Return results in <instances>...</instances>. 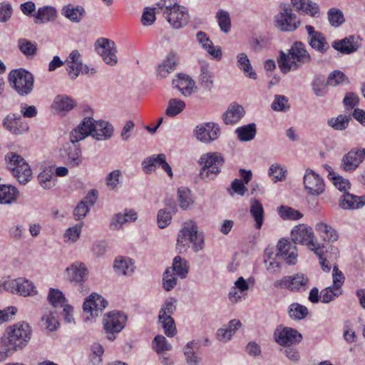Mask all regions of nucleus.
<instances>
[{"instance_id": "52", "label": "nucleus", "mask_w": 365, "mask_h": 365, "mask_svg": "<svg viewBox=\"0 0 365 365\" xmlns=\"http://www.w3.org/2000/svg\"><path fill=\"white\" fill-rule=\"evenodd\" d=\"M58 311L46 309L42 317V320L45 321L46 328L50 331H54L57 329L59 323L57 319V314Z\"/></svg>"}, {"instance_id": "64", "label": "nucleus", "mask_w": 365, "mask_h": 365, "mask_svg": "<svg viewBox=\"0 0 365 365\" xmlns=\"http://www.w3.org/2000/svg\"><path fill=\"white\" fill-rule=\"evenodd\" d=\"M177 283V279L174 276L173 273L168 269L165 270L163 277V288L166 291H170L173 289Z\"/></svg>"}, {"instance_id": "32", "label": "nucleus", "mask_w": 365, "mask_h": 365, "mask_svg": "<svg viewBox=\"0 0 365 365\" xmlns=\"http://www.w3.org/2000/svg\"><path fill=\"white\" fill-rule=\"evenodd\" d=\"M173 85L178 88L185 96H190L192 93V88L195 82L188 76L179 73L175 78L173 80Z\"/></svg>"}, {"instance_id": "43", "label": "nucleus", "mask_w": 365, "mask_h": 365, "mask_svg": "<svg viewBox=\"0 0 365 365\" xmlns=\"http://www.w3.org/2000/svg\"><path fill=\"white\" fill-rule=\"evenodd\" d=\"M38 180L43 189H50L55 185L56 178L51 168H47L39 173Z\"/></svg>"}, {"instance_id": "12", "label": "nucleus", "mask_w": 365, "mask_h": 365, "mask_svg": "<svg viewBox=\"0 0 365 365\" xmlns=\"http://www.w3.org/2000/svg\"><path fill=\"white\" fill-rule=\"evenodd\" d=\"M125 321L126 316L120 312L113 311L108 313L103 324L109 340H114V334L120 332L124 328Z\"/></svg>"}, {"instance_id": "38", "label": "nucleus", "mask_w": 365, "mask_h": 365, "mask_svg": "<svg viewBox=\"0 0 365 365\" xmlns=\"http://www.w3.org/2000/svg\"><path fill=\"white\" fill-rule=\"evenodd\" d=\"M56 9L53 6L41 7L34 16V22L38 24L54 21L56 18Z\"/></svg>"}, {"instance_id": "34", "label": "nucleus", "mask_w": 365, "mask_h": 365, "mask_svg": "<svg viewBox=\"0 0 365 365\" xmlns=\"http://www.w3.org/2000/svg\"><path fill=\"white\" fill-rule=\"evenodd\" d=\"M85 14V9L82 6H75L71 4L64 6L61 9V14L73 23L80 22Z\"/></svg>"}, {"instance_id": "57", "label": "nucleus", "mask_w": 365, "mask_h": 365, "mask_svg": "<svg viewBox=\"0 0 365 365\" xmlns=\"http://www.w3.org/2000/svg\"><path fill=\"white\" fill-rule=\"evenodd\" d=\"M344 83H348L349 78L343 72L339 70L331 72L329 75L327 81V84L331 86H336Z\"/></svg>"}, {"instance_id": "27", "label": "nucleus", "mask_w": 365, "mask_h": 365, "mask_svg": "<svg viewBox=\"0 0 365 365\" xmlns=\"http://www.w3.org/2000/svg\"><path fill=\"white\" fill-rule=\"evenodd\" d=\"M196 38L201 46L215 59L219 61L222 58L220 46H214L212 42L205 32L198 31Z\"/></svg>"}, {"instance_id": "28", "label": "nucleus", "mask_w": 365, "mask_h": 365, "mask_svg": "<svg viewBox=\"0 0 365 365\" xmlns=\"http://www.w3.org/2000/svg\"><path fill=\"white\" fill-rule=\"evenodd\" d=\"M339 205L343 210L359 209L365 205V196H356L344 192L339 200Z\"/></svg>"}, {"instance_id": "56", "label": "nucleus", "mask_w": 365, "mask_h": 365, "mask_svg": "<svg viewBox=\"0 0 365 365\" xmlns=\"http://www.w3.org/2000/svg\"><path fill=\"white\" fill-rule=\"evenodd\" d=\"M271 108L274 111L286 112L290 108L289 100L285 96L275 95Z\"/></svg>"}, {"instance_id": "36", "label": "nucleus", "mask_w": 365, "mask_h": 365, "mask_svg": "<svg viewBox=\"0 0 365 365\" xmlns=\"http://www.w3.org/2000/svg\"><path fill=\"white\" fill-rule=\"evenodd\" d=\"M137 220V213L133 210L124 214L118 213L114 215L110 221V227L111 230H119L123 225L127 222H134Z\"/></svg>"}, {"instance_id": "61", "label": "nucleus", "mask_w": 365, "mask_h": 365, "mask_svg": "<svg viewBox=\"0 0 365 365\" xmlns=\"http://www.w3.org/2000/svg\"><path fill=\"white\" fill-rule=\"evenodd\" d=\"M18 46L19 50L26 56H34L36 53V44L26 38H20Z\"/></svg>"}, {"instance_id": "30", "label": "nucleus", "mask_w": 365, "mask_h": 365, "mask_svg": "<svg viewBox=\"0 0 365 365\" xmlns=\"http://www.w3.org/2000/svg\"><path fill=\"white\" fill-rule=\"evenodd\" d=\"M315 230L324 242H334L339 238L337 231L331 225L326 222H317L315 225Z\"/></svg>"}, {"instance_id": "7", "label": "nucleus", "mask_w": 365, "mask_h": 365, "mask_svg": "<svg viewBox=\"0 0 365 365\" xmlns=\"http://www.w3.org/2000/svg\"><path fill=\"white\" fill-rule=\"evenodd\" d=\"M9 81L20 96H27L33 91L34 76L25 69L19 68L11 71L9 74Z\"/></svg>"}, {"instance_id": "6", "label": "nucleus", "mask_w": 365, "mask_h": 365, "mask_svg": "<svg viewBox=\"0 0 365 365\" xmlns=\"http://www.w3.org/2000/svg\"><path fill=\"white\" fill-rule=\"evenodd\" d=\"M225 160L220 153H207L201 155L199 163L202 165L200 177L204 180L214 179L221 171Z\"/></svg>"}, {"instance_id": "37", "label": "nucleus", "mask_w": 365, "mask_h": 365, "mask_svg": "<svg viewBox=\"0 0 365 365\" xmlns=\"http://www.w3.org/2000/svg\"><path fill=\"white\" fill-rule=\"evenodd\" d=\"M176 57L173 53H170L158 66L157 70V75L160 78H165L170 73H173L175 69Z\"/></svg>"}, {"instance_id": "33", "label": "nucleus", "mask_w": 365, "mask_h": 365, "mask_svg": "<svg viewBox=\"0 0 365 365\" xmlns=\"http://www.w3.org/2000/svg\"><path fill=\"white\" fill-rule=\"evenodd\" d=\"M93 137L98 140L108 139L113 135V126L107 121L93 120Z\"/></svg>"}, {"instance_id": "48", "label": "nucleus", "mask_w": 365, "mask_h": 365, "mask_svg": "<svg viewBox=\"0 0 365 365\" xmlns=\"http://www.w3.org/2000/svg\"><path fill=\"white\" fill-rule=\"evenodd\" d=\"M173 269L180 278H185L189 270L187 260L180 256H176L173 259Z\"/></svg>"}, {"instance_id": "59", "label": "nucleus", "mask_w": 365, "mask_h": 365, "mask_svg": "<svg viewBox=\"0 0 365 365\" xmlns=\"http://www.w3.org/2000/svg\"><path fill=\"white\" fill-rule=\"evenodd\" d=\"M216 17L217 19V22L220 29L223 32L227 33L230 30L231 26V21L229 13L225 10L220 9L217 13Z\"/></svg>"}, {"instance_id": "31", "label": "nucleus", "mask_w": 365, "mask_h": 365, "mask_svg": "<svg viewBox=\"0 0 365 365\" xmlns=\"http://www.w3.org/2000/svg\"><path fill=\"white\" fill-rule=\"evenodd\" d=\"M244 114V108L237 103H232L223 114V120L226 125L235 124L240 121Z\"/></svg>"}, {"instance_id": "51", "label": "nucleus", "mask_w": 365, "mask_h": 365, "mask_svg": "<svg viewBox=\"0 0 365 365\" xmlns=\"http://www.w3.org/2000/svg\"><path fill=\"white\" fill-rule=\"evenodd\" d=\"M351 115H339L336 118H331L328 120L327 124L336 130H345L349 123Z\"/></svg>"}, {"instance_id": "22", "label": "nucleus", "mask_w": 365, "mask_h": 365, "mask_svg": "<svg viewBox=\"0 0 365 365\" xmlns=\"http://www.w3.org/2000/svg\"><path fill=\"white\" fill-rule=\"evenodd\" d=\"M361 38L358 36L350 35L332 43V47L344 54H350L357 51L361 45Z\"/></svg>"}, {"instance_id": "53", "label": "nucleus", "mask_w": 365, "mask_h": 365, "mask_svg": "<svg viewBox=\"0 0 365 365\" xmlns=\"http://www.w3.org/2000/svg\"><path fill=\"white\" fill-rule=\"evenodd\" d=\"M279 215L285 220H297L302 217V214L292 207L281 205L278 207Z\"/></svg>"}, {"instance_id": "21", "label": "nucleus", "mask_w": 365, "mask_h": 365, "mask_svg": "<svg viewBox=\"0 0 365 365\" xmlns=\"http://www.w3.org/2000/svg\"><path fill=\"white\" fill-rule=\"evenodd\" d=\"M107 305L108 302L103 297L93 292L86 299L83 309L85 312L90 313L92 317H98Z\"/></svg>"}, {"instance_id": "62", "label": "nucleus", "mask_w": 365, "mask_h": 365, "mask_svg": "<svg viewBox=\"0 0 365 365\" xmlns=\"http://www.w3.org/2000/svg\"><path fill=\"white\" fill-rule=\"evenodd\" d=\"M159 321L162 323L165 334L168 336L172 337L175 336L176 334V328L175 326L174 319L172 318V317H170L169 315L167 317H163V318L159 319Z\"/></svg>"}, {"instance_id": "35", "label": "nucleus", "mask_w": 365, "mask_h": 365, "mask_svg": "<svg viewBox=\"0 0 365 365\" xmlns=\"http://www.w3.org/2000/svg\"><path fill=\"white\" fill-rule=\"evenodd\" d=\"M19 190L12 185H0V204L10 205L18 197Z\"/></svg>"}, {"instance_id": "47", "label": "nucleus", "mask_w": 365, "mask_h": 365, "mask_svg": "<svg viewBox=\"0 0 365 365\" xmlns=\"http://www.w3.org/2000/svg\"><path fill=\"white\" fill-rule=\"evenodd\" d=\"M178 202L181 209L187 210L193 203L191 191L185 187H181L178 190Z\"/></svg>"}, {"instance_id": "25", "label": "nucleus", "mask_w": 365, "mask_h": 365, "mask_svg": "<svg viewBox=\"0 0 365 365\" xmlns=\"http://www.w3.org/2000/svg\"><path fill=\"white\" fill-rule=\"evenodd\" d=\"M291 4L299 14H306L314 18L319 16V6L311 0H291Z\"/></svg>"}, {"instance_id": "18", "label": "nucleus", "mask_w": 365, "mask_h": 365, "mask_svg": "<svg viewBox=\"0 0 365 365\" xmlns=\"http://www.w3.org/2000/svg\"><path fill=\"white\" fill-rule=\"evenodd\" d=\"M364 158L365 153L363 148H353L342 157L340 166L346 172H353Z\"/></svg>"}, {"instance_id": "44", "label": "nucleus", "mask_w": 365, "mask_h": 365, "mask_svg": "<svg viewBox=\"0 0 365 365\" xmlns=\"http://www.w3.org/2000/svg\"><path fill=\"white\" fill-rule=\"evenodd\" d=\"M199 347L197 343L194 341H189L184 348V355L188 365H198L200 361L194 349Z\"/></svg>"}, {"instance_id": "46", "label": "nucleus", "mask_w": 365, "mask_h": 365, "mask_svg": "<svg viewBox=\"0 0 365 365\" xmlns=\"http://www.w3.org/2000/svg\"><path fill=\"white\" fill-rule=\"evenodd\" d=\"M250 212L256 221V227L260 229L264 220V210L259 200H252L251 201Z\"/></svg>"}, {"instance_id": "63", "label": "nucleus", "mask_w": 365, "mask_h": 365, "mask_svg": "<svg viewBox=\"0 0 365 365\" xmlns=\"http://www.w3.org/2000/svg\"><path fill=\"white\" fill-rule=\"evenodd\" d=\"M341 294V291L336 290L333 285L323 289L321 292L322 302L327 304Z\"/></svg>"}, {"instance_id": "45", "label": "nucleus", "mask_w": 365, "mask_h": 365, "mask_svg": "<svg viewBox=\"0 0 365 365\" xmlns=\"http://www.w3.org/2000/svg\"><path fill=\"white\" fill-rule=\"evenodd\" d=\"M237 137L241 141H250L252 140L256 135V125L255 123H250L248 125L237 128L235 130Z\"/></svg>"}, {"instance_id": "13", "label": "nucleus", "mask_w": 365, "mask_h": 365, "mask_svg": "<svg viewBox=\"0 0 365 365\" xmlns=\"http://www.w3.org/2000/svg\"><path fill=\"white\" fill-rule=\"evenodd\" d=\"M95 49L106 63L110 66L117 63V48L114 41L108 38H100L95 43Z\"/></svg>"}, {"instance_id": "58", "label": "nucleus", "mask_w": 365, "mask_h": 365, "mask_svg": "<svg viewBox=\"0 0 365 365\" xmlns=\"http://www.w3.org/2000/svg\"><path fill=\"white\" fill-rule=\"evenodd\" d=\"M153 347L158 354L170 351L172 349V346L168 342L165 337L163 335H157L154 338Z\"/></svg>"}, {"instance_id": "2", "label": "nucleus", "mask_w": 365, "mask_h": 365, "mask_svg": "<svg viewBox=\"0 0 365 365\" xmlns=\"http://www.w3.org/2000/svg\"><path fill=\"white\" fill-rule=\"evenodd\" d=\"M277 61L280 71L287 74L290 71L299 70L304 65L310 63L312 56L302 42L296 41L287 52L280 51Z\"/></svg>"}, {"instance_id": "4", "label": "nucleus", "mask_w": 365, "mask_h": 365, "mask_svg": "<svg viewBox=\"0 0 365 365\" xmlns=\"http://www.w3.org/2000/svg\"><path fill=\"white\" fill-rule=\"evenodd\" d=\"M190 243L192 244V248L196 252L203 249L204 238L198 233L197 226L192 221L185 222L180 231L177 240V249L182 252Z\"/></svg>"}, {"instance_id": "24", "label": "nucleus", "mask_w": 365, "mask_h": 365, "mask_svg": "<svg viewBox=\"0 0 365 365\" xmlns=\"http://www.w3.org/2000/svg\"><path fill=\"white\" fill-rule=\"evenodd\" d=\"M93 119L90 117L84 118L79 125L70 133L69 139L81 141L88 135L93 134Z\"/></svg>"}, {"instance_id": "15", "label": "nucleus", "mask_w": 365, "mask_h": 365, "mask_svg": "<svg viewBox=\"0 0 365 365\" xmlns=\"http://www.w3.org/2000/svg\"><path fill=\"white\" fill-rule=\"evenodd\" d=\"M275 341L280 346H290L302 341V334L291 327L279 326L274 331Z\"/></svg>"}, {"instance_id": "29", "label": "nucleus", "mask_w": 365, "mask_h": 365, "mask_svg": "<svg viewBox=\"0 0 365 365\" xmlns=\"http://www.w3.org/2000/svg\"><path fill=\"white\" fill-rule=\"evenodd\" d=\"M66 272L71 282L81 283L84 282L88 277V269L85 264L81 262H74L67 267Z\"/></svg>"}, {"instance_id": "1", "label": "nucleus", "mask_w": 365, "mask_h": 365, "mask_svg": "<svg viewBox=\"0 0 365 365\" xmlns=\"http://www.w3.org/2000/svg\"><path fill=\"white\" fill-rule=\"evenodd\" d=\"M31 337L32 328L27 322H19L9 326L0 338V361L25 348Z\"/></svg>"}, {"instance_id": "14", "label": "nucleus", "mask_w": 365, "mask_h": 365, "mask_svg": "<svg viewBox=\"0 0 365 365\" xmlns=\"http://www.w3.org/2000/svg\"><path fill=\"white\" fill-rule=\"evenodd\" d=\"M193 133L199 141L208 144L219 138L220 128L215 123H204L197 125L194 129Z\"/></svg>"}, {"instance_id": "60", "label": "nucleus", "mask_w": 365, "mask_h": 365, "mask_svg": "<svg viewBox=\"0 0 365 365\" xmlns=\"http://www.w3.org/2000/svg\"><path fill=\"white\" fill-rule=\"evenodd\" d=\"M328 19L330 24L334 27H339L345 21L342 11L336 8H331L329 10Z\"/></svg>"}, {"instance_id": "3", "label": "nucleus", "mask_w": 365, "mask_h": 365, "mask_svg": "<svg viewBox=\"0 0 365 365\" xmlns=\"http://www.w3.org/2000/svg\"><path fill=\"white\" fill-rule=\"evenodd\" d=\"M157 5L159 9H164L163 15L173 29H178L187 24L190 19L187 9L176 1L167 4L166 0H161Z\"/></svg>"}, {"instance_id": "41", "label": "nucleus", "mask_w": 365, "mask_h": 365, "mask_svg": "<svg viewBox=\"0 0 365 365\" xmlns=\"http://www.w3.org/2000/svg\"><path fill=\"white\" fill-rule=\"evenodd\" d=\"M113 267L118 274L128 275L134 271L133 263L129 258H116Z\"/></svg>"}, {"instance_id": "9", "label": "nucleus", "mask_w": 365, "mask_h": 365, "mask_svg": "<svg viewBox=\"0 0 365 365\" xmlns=\"http://www.w3.org/2000/svg\"><path fill=\"white\" fill-rule=\"evenodd\" d=\"M309 277L302 273L284 276L274 282V286L279 289H287L292 292H304L309 287Z\"/></svg>"}, {"instance_id": "11", "label": "nucleus", "mask_w": 365, "mask_h": 365, "mask_svg": "<svg viewBox=\"0 0 365 365\" xmlns=\"http://www.w3.org/2000/svg\"><path fill=\"white\" fill-rule=\"evenodd\" d=\"M48 299L53 306V309L57 311L58 309H61L60 313L66 323L71 324L74 322L73 307L66 303L64 295L59 289L51 288Z\"/></svg>"}, {"instance_id": "20", "label": "nucleus", "mask_w": 365, "mask_h": 365, "mask_svg": "<svg viewBox=\"0 0 365 365\" xmlns=\"http://www.w3.org/2000/svg\"><path fill=\"white\" fill-rule=\"evenodd\" d=\"M305 29L308 35L307 42L309 45L319 53L327 52L329 48V45L324 34L315 31L314 28L310 25H307Z\"/></svg>"}, {"instance_id": "49", "label": "nucleus", "mask_w": 365, "mask_h": 365, "mask_svg": "<svg viewBox=\"0 0 365 365\" xmlns=\"http://www.w3.org/2000/svg\"><path fill=\"white\" fill-rule=\"evenodd\" d=\"M185 108V103L183 101L178 98H171L168 103L165 114L169 117H175L180 113Z\"/></svg>"}, {"instance_id": "23", "label": "nucleus", "mask_w": 365, "mask_h": 365, "mask_svg": "<svg viewBox=\"0 0 365 365\" xmlns=\"http://www.w3.org/2000/svg\"><path fill=\"white\" fill-rule=\"evenodd\" d=\"M291 237L294 244L299 243L308 246L314 241V235L312 227L302 224L292 229Z\"/></svg>"}, {"instance_id": "16", "label": "nucleus", "mask_w": 365, "mask_h": 365, "mask_svg": "<svg viewBox=\"0 0 365 365\" xmlns=\"http://www.w3.org/2000/svg\"><path fill=\"white\" fill-rule=\"evenodd\" d=\"M278 252L276 257H281L289 264H294L297 262L298 253L295 244L287 239H281L277 243Z\"/></svg>"}, {"instance_id": "39", "label": "nucleus", "mask_w": 365, "mask_h": 365, "mask_svg": "<svg viewBox=\"0 0 365 365\" xmlns=\"http://www.w3.org/2000/svg\"><path fill=\"white\" fill-rule=\"evenodd\" d=\"M76 106V101L64 95L57 96L53 103V108L57 111H70Z\"/></svg>"}, {"instance_id": "8", "label": "nucleus", "mask_w": 365, "mask_h": 365, "mask_svg": "<svg viewBox=\"0 0 365 365\" xmlns=\"http://www.w3.org/2000/svg\"><path fill=\"white\" fill-rule=\"evenodd\" d=\"M275 26L282 32H292L295 31L301 22L297 15L292 12L289 5L281 4L279 11L274 16Z\"/></svg>"}, {"instance_id": "10", "label": "nucleus", "mask_w": 365, "mask_h": 365, "mask_svg": "<svg viewBox=\"0 0 365 365\" xmlns=\"http://www.w3.org/2000/svg\"><path fill=\"white\" fill-rule=\"evenodd\" d=\"M78 142L70 139L60 149V157L69 167H78L83 162L81 148Z\"/></svg>"}, {"instance_id": "54", "label": "nucleus", "mask_w": 365, "mask_h": 365, "mask_svg": "<svg viewBox=\"0 0 365 365\" xmlns=\"http://www.w3.org/2000/svg\"><path fill=\"white\" fill-rule=\"evenodd\" d=\"M199 81L200 86L206 90L210 91L213 86L212 75L205 64L201 66Z\"/></svg>"}, {"instance_id": "26", "label": "nucleus", "mask_w": 365, "mask_h": 365, "mask_svg": "<svg viewBox=\"0 0 365 365\" xmlns=\"http://www.w3.org/2000/svg\"><path fill=\"white\" fill-rule=\"evenodd\" d=\"M97 192L92 190L77 205L73 211L76 220H79L85 217L90 208L96 202Z\"/></svg>"}, {"instance_id": "42", "label": "nucleus", "mask_w": 365, "mask_h": 365, "mask_svg": "<svg viewBox=\"0 0 365 365\" xmlns=\"http://www.w3.org/2000/svg\"><path fill=\"white\" fill-rule=\"evenodd\" d=\"M275 254L272 251V248H267L264 251V262L266 268L271 272H276L280 267L281 257H276Z\"/></svg>"}, {"instance_id": "50", "label": "nucleus", "mask_w": 365, "mask_h": 365, "mask_svg": "<svg viewBox=\"0 0 365 365\" xmlns=\"http://www.w3.org/2000/svg\"><path fill=\"white\" fill-rule=\"evenodd\" d=\"M17 282L16 294L24 297L36 294L35 287L31 282L22 278L17 279Z\"/></svg>"}, {"instance_id": "17", "label": "nucleus", "mask_w": 365, "mask_h": 365, "mask_svg": "<svg viewBox=\"0 0 365 365\" xmlns=\"http://www.w3.org/2000/svg\"><path fill=\"white\" fill-rule=\"evenodd\" d=\"M303 182L305 190L310 195H319L324 191L323 179L309 168L305 171Z\"/></svg>"}, {"instance_id": "40", "label": "nucleus", "mask_w": 365, "mask_h": 365, "mask_svg": "<svg viewBox=\"0 0 365 365\" xmlns=\"http://www.w3.org/2000/svg\"><path fill=\"white\" fill-rule=\"evenodd\" d=\"M237 66L244 72L245 75L250 79H257V73L253 70L247 55L245 53H240L237 56Z\"/></svg>"}, {"instance_id": "5", "label": "nucleus", "mask_w": 365, "mask_h": 365, "mask_svg": "<svg viewBox=\"0 0 365 365\" xmlns=\"http://www.w3.org/2000/svg\"><path fill=\"white\" fill-rule=\"evenodd\" d=\"M5 161L7 168L20 184L26 185L31 180V169L21 155L9 152L5 155Z\"/></svg>"}, {"instance_id": "55", "label": "nucleus", "mask_w": 365, "mask_h": 365, "mask_svg": "<svg viewBox=\"0 0 365 365\" xmlns=\"http://www.w3.org/2000/svg\"><path fill=\"white\" fill-rule=\"evenodd\" d=\"M308 309L300 304L292 303L289 306V314L293 319H302L308 315Z\"/></svg>"}, {"instance_id": "19", "label": "nucleus", "mask_w": 365, "mask_h": 365, "mask_svg": "<svg viewBox=\"0 0 365 365\" xmlns=\"http://www.w3.org/2000/svg\"><path fill=\"white\" fill-rule=\"evenodd\" d=\"M3 127L14 135H21L29 130L28 124L19 114L10 113L3 120Z\"/></svg>"}]
</instances>
